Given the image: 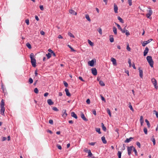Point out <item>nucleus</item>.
<instances>
[{
    "label": "nucleus",
    "mask_w": 158,
    "mask_h": 158,
    "mask_svg": "<svg viewBox=\"0 0 158 158\" xmlns=\"http://www.w3.org/2000/svg\"><path fill=\"white\" fill-rule=\"evenodd\" d=\"M101 139L103 143H104L106 144L107 143V141L106 140L104 136L102 137Z\"/></svg>",
    "instance_id": "20"
},
{
    "label": "nucleus",
    "mask_w": 158,
    "mask_h": 158,
    "mask_svg": "<svg viewBox=\"0 0 158 158\" xmlns=\"http://www.w3.org/2000/svg\"><path fill=\"white\" fill-rule=\"evenodd\" d=\"M151 140L152 141V142L153 143V145H155V144H156V140H155L154 138H153Z\"/></svg>",
    "instance_id": "45"
},
{
    "label": "nucleus",
    "mask_w": 158,
    "mask_h": 158,
    "mask_svg": "<svg viewBox=\"0 0 158 158\" xmlns=\"http://www.w3.org/2000/svg\"><path fill=\"white\" fill-rule=\"evenodd\" d=\"M40 8L42 10H44V7L43 5H40Z\"/></svg>",
    "instance_id": "58"
},
{
    "label": "nucleus",
    "mask_w": 158,
    "mask_h": 158,
    "mask_svg": "<svg viewBox=\"0 0 158 158\" xmlns=\"http://www.w3.org/2000/svg\"><path fill=\"white\" fill-rule=\"evenodd\" d=\"M52 110L54 111H58L59 110L56 107H54L52 108Z\"/></svg>",
    "instance_id": "47"
},
{
    "label": "nucleus",
    "mask_w": 158,
    "mask_h": 158,
    "mask_svg": "<svg viewBox=\"0 0 158 158\" xmlns=\"http://www.w3.org/2000/svg\"><path fill=\"white\" fill-rule=\"evenodd\" d=\"M147 128L145 127L143 129V131L145 134H147Z\"/></svg>",
    "instance_id": "41"
},
{
    "label": "nucleus",
    "mask_w": 158,
    "mask_h": 158,
    "mask_svg": "<svg viewBox=\"0 0 158 158\" xmlns=\"http://www.w3.org/2000/svg\"><path fill=\"white\" fill-rule=\"evenodd\" d=\"M152 14V11L151 10H149L148 11V13L146 14V16L148 18H150L151 15Z\"/></svg>",
    "instance_id": "6"
},
{
    "label": "nucleus",
    "mask_w": 158,
    "mask_h": 158,
    "mask_svg": "<svg viewBox=\"0 0 158 158\" xmlns=\"http://www.w3.org/2000/svg\"><path fill=\"white\" fill-rule=\"evenodd\" d=\"M33 82V80L31 78H30L29 79V82L30 84H31Z\"/></svg>",
    "instance_id": "42"
},
{
    "label": "nucleus",
    "mask_w": 158,
    "mask_h": 158,
    "mask_svg": "<svg viewBox=\"0 0 158 158\" xmlns=\"http://www.w3.org/2000/svg\"><path fill=\"white\" fill-rule=\"evenodd\" d=\"M118 7L115 4L114 5V10L115 13H118Z\"/></svg>",
    "instance_id": "15"
},
{
    "label": "nucleus",
    "mask_w": 158,
    "mask_h": 158,
    "mask_svg": "<svg viewBox=\"0 0 158 158\" xmlns=\"http://www.w3.org/2000/svg\"><path fill=\"white\" fill-rule=\"evenodd\" d=\"M134 147L132 146L130 147H127V152L128 155L130 156L131 153L132 148H133Z\"/></svg>",
    "instance_id": "5"
},
{
    "label": "nucleus",
    "mask_w": 158,
    "mask_h": 158,
    "mask_svg": "<svg viewBox=\"0 0 158 158\" xmlns=\"http://www.w3.org/2000/svg\"><path fill=\"white\" fill-rule=\"evenodd\" d=\"M25 23H26L28 25L29 24V20L28 19H26L25 21Z\"/></svg>",
    "instance_id": "53"
},
{
    "label": "nucleus",
    "mask_w": 158,
    "mask_h": 158,
    "mask_svg": "<svg viewBox=\"0 0 158 158\" xmlns=\"http://www.w3.org/2000/svg\"><path fill=\"white\" fill-rule=\"evenodd\" d=\"M136 144L139 148H140L141 145L140 143L139 142H137L136 143Z\"/></svg>",
    "instance_id": "49"
},
{
    "label": "nucleus",
    "mask_w": 158,
    "mask_h": 158,
    "mask_svg": "<svg viewBox=\"0 0 158 158\" xmlns=\"http://www.w3.org/2000/svg\"><path fill=\"white\" fill-rule=\"evenodd\" d=\"M115 24L117 25V26L118 28V29L120 30L121 31V29H122V28L121 27L120 25L119 24H118L117 23H115Z\"/></svg>",
    "instance_id": "40"
},
{
    "label": "nucleus",
    "mask_w": 158,
    "mask_h": 158,
    "mask_svg": "<svg viewBox=\"0 0 158 158\" xmlns=\"http://www.w3.org/2000/svg\"><path fill=\"white\" fill-rule=\"evenodd\" d=\"M148 51H149L148 48L147 47H146L145 48V49L143 52V56H145L147 55V54L148 53Z\"/></svg>",
    "instance_id": "11"
},
{
    "label": "nucleus",
    "mask_w": 158,
    "mask_h": 158,
    "mask_svg": "<svg viewBox=\"0 0 158 158\" xmlns=\"http://www.w3.org/2000/svg\"><path fill=\"white\" fill-rule=\"evenodd\" d=\"M85 18L89 21H91L88 15L86 14L85 15Z\"/></svg>",
    "instance_id": "32"
},
{
    "label": "nucleus",
    "mask_w": 158,
    "mask_h": 158,
    "mask_svg": "<svg viewBox=\"0 0 158 158\" xmlns=\"http://www.w3.org/2000/svg\"><path fill=\"white\" fill-rule=\"evenodd\" d=\"M147 44H148V42L147 41H144L143 43L142 44V45L143 47L145 46Z\"/></svg>",
    "instance_id": "39"
},
{
    "label": "nucleus",
    "mask_w": 158,
    "mask_h": 158,
    "mask_svg": "<svg viewBox=\"0 0 158 158\" xmlns=\"http://www.w3.org/2000/svg\"><path fill=\"white\" fill-rule=\"evenodd\" d=\"M88 156L91 157L92 156L93 154H92V153H91L90 150H88Z\"/></svg>",
    "instance_id": "24"
},
{
    "label": "nucleus",
    "mask_w": 158,
    "mask_h": 158,
    "mask_svg": "<svg viewBox=\"0 0 158 158\" xmlns=\"http://www.w3.org/2000/svg\"><path fill=\"white\" fill-rule=\"evenodd\" d=\"M92 73L94 76H96L97 74V70L95 68H93L91 69Z\"/></svg>",
    "instance_id": "7"
},
{
    "label": "nucleus",
    "mask_w": 158,
    "mask_h": 158,
    "mask_svg": "<svg viewBox=\"0 0 158 158\" xmlns=\"http://www.w3.org/2000/svg\"><path fill=\"white\" fill-rule=\"evenodd\" d=\"M65 91L66 92V95L68 97L71 96V94L69 92V89L67 88H66L65 89Z\"/></svg>",
    "instance_id": "14"
},
{
    "label": "nucleus",
    "mask_w": 158,
    "mask_h": 158,
    "mask_svg": "<svg viewBox=\"0 0 158 158\" xmlns=\"http://www.w3.org/2000/svg\"><path fill=\"white\" fill-rule=\"evenodd\" d=\"M5 107H1V114L2 115H4V111H5Z\"/></svg>",
    "instance_id": "16"
},
{
    "label": "nucleus",
    "mask_w": 158,
    "mask_h": 158,
    "mask_svg": "<svg viewBox=\"0 0 158 158\" xmlns=\"http://www.w3.org/2000/svg\"><path fill=\"white\" fill-rule=\"evenodd\" d=\"M99 83L101 86H104L105 85L104 83L102 81H99Z\"/></svg>",
    "instance_id": "29"
},
{
    "label": "nucleus",
    "mask_w": 158,
    "mask_h": 158,
    "mask_svg": "<svg viewBox=\"0 0 158 158\" xmlns=\"http://www.w3.org/2000/svg\"><path fill=\"white\" fill-rule=\"evenodd\" d=\"M26 45L29 49H31V45L30 43H27L26 44Z\"/></svg>",
    "instance_id": "33"
},
{
    "label": "nucleus",
    "mask_w": 158,
    "mask_h": 158,
    "mask_svg": "<svg viewBox=\"0 0 158 158\" xmlns=\"http://www.w3.org/2000/svg\"><path fill=\"white\" fill-rule=\"evenodd\" d=\"M121 154L122 153L120 151H118V158H121Z\"/></svg>",
    "instance_id": "35"
},
{
    "label": "nucleus",
    "mask_w": 158,
    "mask_h": 158,
    "mask_svg": "<svg viewBox=\"0 0 158 158\" xmlns=\"http://www.w3.org/2000/svg\"><path fill=\"white\" fill-rule=\"evenodd\" d=\"M96 131L98 132L99 134H101V132L100 131V129L99 128H96Z\"/></svg>",
    "instance_id": "30"
},
{
    "label": "nucleus",
    "mask_w": 158,
    "mask_h": 158,
    "mask_svg": "<svg viewBox=\"0 0 158 158\" xmlns=\"http://www.w3.org/2000/svg\"><path fill=\"white\" fill-rule=\"evenodd\" d=\"M63 83L65 87H67L68 86V84L66 82L64 81H63Z\"/></svg>",
    "instance_id": "43"
},
{
    "label": "nucleus",
    "mask_w": 158,
    "mask_h": 158,
    "mask_svg": "<svg viewBox=\"0 0 158 158\" xmlns=\"http://www.w3.org/2000/svg\"><path fill=\"white\" fill-rule=\"evenodd\" d=\"M2 141H3L6 140V137H2Z\"/></svg>",
    "instance_id": "61"
},
{
    "label": "nucleus",
    "mask_w": 158,
    "mask_h": 158,
    "mask_svg": "<svg viewBox=\"0 0 158 158\" xmlns=\"http://www.w3.org/2000/svg\"><path fill=\"white\" fill-rule=\"evenodd\" d=\"M40 33L42 35H44L45 34V32L43 31H40Z\"/></svg>",
    "instance_id": "64"
},
{
    "label": "nucleus",
    "mask_w": 158,
    "mask_h": 158,
    "mask_svg": "<svg viewBox=\"0 0 158 158\" xmlns=\"http://www.w3.org/2000/svg\"><path fill=\"white\" fill-rule=\"evenodd\" d=\"M69 12L72 14L76 15L77 13L75 12L74 10H69Z\"/></svg>",
    "instance_id": "19"
},
{
    "label": "nucleus",
    "mask_w": 158,
    "mask_h": 158,
    "mask_svg": "<svg viewBox=\"0 0 158 158\" xmlns=\"http://www.w3.org/2000/svg\"><path fill=\"white\" fill-rule=\"evenodd\" d=\"M71 116L72 117L75 118L76 119H77V115L73 112H72L71 113Z\"/></svg>",
    "instance_id": "17"
},
{
    "label": "nucleus",
    "mask_w": 158,
    "mask_h": 158,
    "mask_svg": "<svg viewBox=\"0 0 158 158\" xmlns=\"http://www.w3.org/2000/svg\"><path fill=\"white\" fill-rule=\"evenodd\" d=\"M66 110L65 109L63 110L62 111V112L63 113L62 116L65 118L66 117L67 115V113H66Z\"/></svg>",
    "instance_id": "10"
},
{
    "label": "nucleus",
    "mask_w": 158,
    "mask_h": 158,
    "mask_svg": "<svg viewBox=\"0 0 158 158\" xmlns=\"http://www.w3.org/2000/svg\"><path fill=\"white\" fill-rule=\"evenodd\" d=\"M130 141V140L129 139V138H127L124 141V142L125 143H129Z\"/></svg>",
    "instance_id": "46"
},
{
    "label": "nucleus",
    "mask_w": 158,
    "mask_h": 158,
    "mask_svg": "<svg viewBox=\"0 0 158 158\" xmlns=\"http://www.w3.org/2000/svg\"><path fill=\"white\" fill-rule=\"evenodd\" d=\"M48 51L51 54H52L53 52V51L51 50V49H48Z\"/></svg>",
    "instance_id": "63"
},
{
    "label": "nucleus",
    "mask_w": 158,
    "mask_h": 158,
    "mask_svg": "<svg viewBox=\"0 0 158 158\" xmlns=\"http://www.w3.org/2000/svg\"><path fill=\"white\" fill-rule=\"evenodd\" d=\"M88 43L90 46H92L94 45L93 43L90 40H88Z\"/></svg>",
    "instance_id": "38"
},
{
    "label": "nucleus",
    "mask_w": 158,
    "mask_h": 158,
    "mask_svg": "<svg viewBox=\"0 0 158 158\" xmlns=\"http://www.w3.org/2000/svg\"><path fill=\"white\" fill-rule=\"evenodd\" d=\"M153 113L154 114L156 115L157 118H158V112L157 111H156V110H154L153 111Z\"/></svg>",
    "instance_id": "28"
},
{
    "label": "nucleus",
    "mask_w": 158,
    "mask_h": 158,
    "mask_svg": "<svg viewBox=\"0 0 158 158\" xmlns=\"http://www.w3.org/2000/svg\"><path fill=\"white\" fill-rule=\"evenodd\" d=\"M49 123L51 124H53V121L52 119H50L49 121Z\"/></svg>",
    "instance_id": "59"
},
{
    "label": "nucleus",
    "mask_w": 158,
    "mask_h": 158,
    "mask_svg": "<svg viewBox=\"0 0 158 158\" xmlns=\"http://www.w3.org/2000/svg\"><path fill=\"white\" fill-rule=\"evenodd\" d=\"M113 32H114V34L117 35V32L116 28L115 27H113Z\"/></svg>",
    "instance_id": "21"
},
{
    "label": "nucleus",
    "mask_w": 158,
    "mask_h": 158,
    "mask_svg": "<svg viewBox=\"0 0 158 158\" xmlns=\"http://www.w3.org/2000/svg\"><path fill=\"white\" fill-rule=\"evenodd\" d=\"M107 112L109 116L111 117V113L110 112V110L109 109H108V108L107 109Z\"/></svg>",
    "instance_id": "31"
},
{
    "label": "nucleus",
    "mask_w": 158,
    "mask_h": 158,
    "mask_svg": "<svg viewBox=\"0 0 158 158\" xmlns=\"http://www.w3.org/2000/svg\"><path fill=\"white\" fill-rule=\"evenodd\" d=\"M86 102L88 104H89L90 102V99H88L86 100Z\"/></svg>",
    "instance_id": "60"
},
{
    "label": "nucleus",
    "mask_w": 158,
    "mask_h": 158,
    "mask_svg": "<svg viewBox=\"0 0 158 158\" xmlns=\"http://www.w3.org/2000/svg\"><path fill=\"white\" fill-rule=\"evenodd\" d=\"M118 19L121 23H124L123 20L120 16L118 17Z\"/></svg>",
    "instance_id": "25"
},
{
    "label": "nucleus",
    "mask_w": 158,
    "mask_h": 158,
    "mask_svg": "<svg viewBox=\"0 0 158 158\" xmlns=\"http://www.w3.org/2000/svg\"><path fill=\"white\" fill-rule=\"evenodd\" d=\"M125 27H124V29H121V31L123 33H125L126 35L127 36H128L129 35H130V33H129V31L127 30V29H126Z\"/></svg>",
    "instance_id": "4"
},
{
    "label": "nucleus",
    "mask_w": 158,
    "mask_h": 158,
    "mask_svg": "<svg viewBox=\"0 0 158 158\" xmlns=\"http://www.w3.org/2000/svg\"><path fill=\"white\" fill-rule=\"evenodd\" d=\"M111 61L112 62L113 64L114 65H116V60L113 57L111 58Z\"/></svg>",
    "instance_id": "13"
},
{
    "label": "nucleus",
    "mask_w": 158,
    "mask_h": 158,
    "mask_svg": "<svg viewBox=\"0 0 158 158\" xmlns=\"http://www.w3.org/2000/svg\"><path fill=\"white\" fill-rule=\"evenodd\" d=\"M4 102L3 99H2L1 102V107H4Z\"/></svg>",
    "instance_id": "37"
},
{
    "label": "nucleus",
    "mask_w": 158,
    "mask_h": 158,
    "mask_svg": "<svg viewBox=\"0 0 158 158\" xmlns=\"http://www.w3.org/2000/svg\"><path fill=\"white\" fill-rule=\"evenodd\" d=\"M56 147L59 149L61 150L62 149V147L60 145L57 144L56 145Z\"/></svg>",
    "instance_id": "52"
},
{
    "label": "nucleus",
    "mask_w": 158,
    "mask_h": 158,
    "mask_svg": "<svg viewBox=\"0 0 158 158\" xmlns=\"http://www.w3.org/2000/svg\"><path fill=\"white\" fill-rule=\"evenodd\" d=\"M68 35L69 36H70L71 37H73V38H74V35L70 32H68Z\"/></svg>",
    "instance_id": "36"
},
{
    "label": "nucleus",
    "mask_w": 158,
    "mask_h": 158,
    "mask_svg": "<svg viewBox=\"0 0 158 158\" xmlns=\"http://www.w3.org/2000/svg\"><path fill=\"white\" fill-rule=\"evenodd\" d=\"M94 60H92L91 61H89L88 62V64L91 66H93L94 65Z\"/></svg>",
    "instance_id": "12"
},
{
    "label": "nucleus",
    "mask_w": 158,
    "mask_h": 158,
    "mask_svg": "<svg viewBox=\"0 0 158 158\" xmlns=\"http://www.w3.org/2000/svg\"><path fill=\"white\" fill-rule=\"evenodd\" d=\"M81 117L84 121H88V119L85 117L84 114L82 113H81Z\"/></svg>",
    "instance_id": "8"
},
{
    "label": "nucleus",
    "mask_w": 158,
    "mask_h": 158,
    "mask_svg": "<svg viewBox=\"0 0 158 158\" xmlns=\"http://www.w3.org/2000/svg\"><path fill=\"white\" fill-rule=\"evenodd\" d=\"M129 104V107L130 109L132 111H134V110L132 107V105H131V103L129 102L128 103Z\"/></svg>",
    "instance_id": "22"
},
{
    "label": "nucleus",
    "mask_w": 158,
    "mask_h": 158,
    "mask_svg": "<svg viewBox=\"0 0 158 158\" xmlns=\"http://www.w3.org/2000/svg\"><path fill=\"white\" fill-rule=\"evenodd\" d=\"M128 63L129 64L130 67H131V59H128Z\"/></svg>",
    "instance_id": "56"
},
{
    "label": "nucleus",
    "mask_w": 158,
    "mask_h": 158,
    "mask_svg": "<svg viewBox=\"0 0 158 158\" xmlns=\"http://www.w3.org/2000/svg\"><path fill=\"white\" fill-rule=\"evenodd\" d=\"M46 56L47 57L48 59H49L51 57V54L50 53H48V54H46Z\"/></svg>",
    "instance_id": "34"
},
{
    "label": "nucleus",
    "mask_w": 158,
    "mask_h": 158,
    "mask_svg": "<svg viewBox=\"0 0 158 158\" xmlns=\"http://www.w3.org/2000/svg\"><path fill=\"white\" fill-rule=\"evenodd\" d=\"M101 98L102 101H104V102H106L105 99L103 96H101Z\"/></svg>",
    "instance_id": "62"
},
{
    "label": "nucleus",
    "mask_w": 158,
    "mask_h": 158,
    "mask_svg": "<svg viewBox=\"0 0 158 158\" xmlns=\"http://www.w3.org/2000/svg\"><path fill=\"white\" fill-rule=\"evenodd\" d=\"M110 41L111 43L113 42L114 41V38L113 37V36L112 35H110Z\"/></svg>",
    "instance_id": "27"
},
{
    "label": "nucleus",
    "mask_w": 158,
    "mask_h": 158,
    "mask_svg": "<svg viewBox=\"0 0 158 158\" xmlns=\"http://www.w3.org/2000/svg\"><path fill=\"white\" fill-rule=\"evenodd\" d=\"M68 46L69 48H70L72 51L75 52V50L71 46L69 45H68Z\"/></svg>",
    "instance_id": "44"
},
{
    "label": "nucleus",
    "mask_w": 158,
    "mask_h": 158,
    "mask_svg": "<svg viewBox=\"0 0 158 158\" xmlns=\"http://www.w3.org/2000/svg\"><path fill=\"white\" fill-rule=\"evenodd\" d=\"M34 92L36 94L38 93V89L37 88H35V89H34Z\"/></svg>",
    "instance_id": "48"
},
{
    "label": "nucleus",
    "mask_w": 158,
    "mask_h": 158,
    "mask_svg": "<svg viewBox=\"0 0 158 158\" xmlns=\"http://www.w3.org/2000/svg\"><path fill=\"white\" fill-rule=\"evenodd\" d=\"M145 122L147 124V125L148 126V128L150 127V124L148 121L147 119H146L145 120Z\"/></svg>",
    "instance_id": "26"
},
{
    "label": "nucleus",
    "mask_w": 158,
    "mask_h": 158,
    "mask_svg": "<svg viewBox=\"0 0 158 158\" xmlns=\"http://www.w3.org/2000/svg\"><path fill=\"white\" fill-rule=\"evenodd\" d=\"M147 60L150 66L152 67H153V61L152 56H148L147 57Z\"/></svg>",
    "instance_id": "2"
},
{
    "label": "nucleus",
    "mask_w": 158,
    "mask_h": 158,
    "mask_svg": "<svg viewBox=\"0 0 158 158\" xmlns=\"http://www.w3.org/2000/svg\"><path fill=\"white\" fill-rule=\"evenodd\" d=\"M151 81L153 84L154 85L155 88H156V89H158V87L157 85V82L155 78H152L151 79Z\"/></svg>",
    "instance_id": "3"
},
{
    "label": "nucleus",
    "mask_w": 158,
    "mask_h": 158,
    "mask_svg": "<svg viewBox=\"0 0 158 158\" xmlns=\"http://www.w3.org/2000/svg\"><path fill=\"white\" fill-rule=\"evenodd\" d=\"M139 75L141 78H143V71L142 69H141L140 68L139 69Z\"/></svg>",
    "instance_id": "9"
},
{
    "label": "nucleus",
    "mask_w": 158,
    "mask_h": 158,
    "mask_svg": "<svg viewBox=\"0 0 158 158\" xmlns=\"http://www.w3.org/2000/svg\"><path fill=\"white\" fill-rule=\"evenodd\" d=\"M96 143V142H91V143H89V144L90 145H92V146H94L95 144Z\"/></svg>",
    "instance_id": "55"
},
{
    "label": "nucleus",
    "mask_w": 158,
    "mask_h": 158,
    "mask_svg": "<svg viewBox=\"0 0 158 158\" xmlns=\"http://www.w3.org/2000/svg\"><path fill=\"white\" fill-rule=\"evenodd\" d=\"M127 49L128 51H130L131 48L129 46V45L128 44L127 45Z\"/></svg>",
    "instance_id": "51"
},
{
    "label": "nucleus",
    "mask_w": 158,
    "mask_h": 158,
    "mask_svg": "<svg viewBox=\"0 0 158 158\" xmlns=\"http://www.w3.org/2000/svg\"><path fill=\"white\" fill-rule=\"evenodd\" d=\"M47 102L49 105H52L54 104V102L52 101L51 99H49L47 100Z\"/></svg>",
    "instance_id": "18"
},
{
    "label": "nucleus",
    "mask_w": 158,
    "mask_h": 158,
    "mask_svg": "<svg viewBox=\"0 0 158 158\" xmlns=\"http://www.w3.org/2000/svg\"><path fill=\"white\" fill-rule=\"evenodd\" d=\"M101 126L103 130L104 131H106V128L104 126V125L103 123H101Z\"/></svg>",
    "instance_id": "23"
},
{
    "label": "nucleus",
    "mask_w": 158,
    "mask_h": 158,
    "mask_svg": "<svg viewBox=\"0 0 158 158\" xmlns=\"http://www.w3.org/2000/svg\"><path fill=\"white\" fill-rule=\"evenodd\" d=\"M143 117L142 116H141L140 117V122H143Z\"/></svg>",
    "instance_id": "57"
},
{
    "label": "nucleus",
    "mask_w": 158,
    "mask_h": 158,
    "mask_svg": "<svg viewBox=\"0 0 158 158\" xmlns=\"http://www.w3.org/2000/svg\"><path fill=\"white\" fill-rule=\"evenodd\" d=\"M133 151H134L135 153V155L136 156H137V151L135 149V148L134 147L133 148Z\"/></svg>",
    "instance_id": "50"
},
{
    "label": "nucleus",
    "mask_w": 158,
    "mask_h": 158,
    "mask_svg": "<svg viewBox=\"0 0 158 158\" xmlns=\"http://www.w3.org/2000/svg\"><path fill=\"white\" fill-rule=\"evenodd\" d=\"M34 56L33 53H31L30 55V58L31 60V62L33 67H35L36 66V60L34 58Z\"/></svg>",
    "instance_id": "1"
},
{
    "label": "nucleus",
    "mask_w": 158,
    "mask_h": 158,
    "mask_svg": "<svg viewBox=\"0 0 158 158\" xmlns=\"http://www.w3.org/2000/svg\"><path fill=\"white\" fill-rule=\"evenodd\" d=\"M129 5L130 6L132 5V0H128Z\"/></svg>",
    "instance_id": "54"
}]
</instances>
